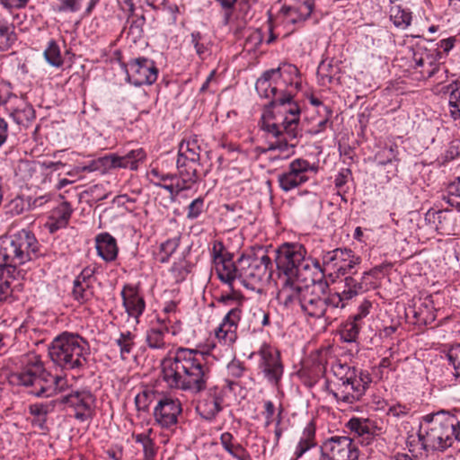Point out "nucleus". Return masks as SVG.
Listing matches in <instances>:
<instances>
[{
    "instance_id": "obj_1",
    "label": "nucleus",
    "mask_w": 460,
    "mask_h": 460,
    "mask_svg": "<svg viewBox=\"0 0 460 460\" xmlns=\"http://www.w3.org/2000/svg\"><path fill=\"white\" fill-rule=\"evenodd\" d=\"M300 88V72L292 64L267 70L257 79L255 89L258 94L270 100L261 116V128L274 138L268 142V147L260 148L261 153L290 151L286 157L295 154L297 141H293L302 137L299 128L301 108L294 100Z\"/></svg>"
},
{
    "instance_id": "obj_2",
    "label": "nucleus",
    "mask_w": 460,
    "mask_h": 460,
    "mask_svg": "<svg viewBox=\"0 0 460 460\" xmlns=\"http://www.w3.org/2000/svg\"><path fill=\"white\" fill-rule=\"evenodd\" d=\"M162 373L170 388L199 394L207 388L209 367L202 352L179 347L163 359Z\"/></svg>"
},
{
    "instance_id": "obj_3",
    "label": "nucleus",
    "mask_w": 460,
    "mask_h": 460,
    "mask_svg": "<svg viewBox=\"0 0 460 460\" xmlns=\"http://www.w3.org/2000/svg\"><path fill=\"white\" fill-rule=\"evenodd\" d=\"M277 299L287 308L294 309L298 306L307 316L324 318L326 322L336 319V312L341 310V300L338 291L319 292L315 290V287L302 283L279 288Z\"/></svg>"
},
{
    "instance_id": "obj_4",
    "label": "nucleus",
    "mask_w": 460,
    "mask_h": 460,
    "mask_svg": "<svg viewBox=\"0 0 460 460\" xmlns=\"http://www.w3.org/2000/svg\"><path fill=\"white\" fill-rule=\"evenodd\" d=\"M332 376L325 381V388L339 405L349 406L361 401L372 382L367 371L340 359L332 363Z\"/></svg>"
},
{
    "instance_id": "obj_5",
    "label": "nucleus",
    "mask_w": 460,
    "mask_h": 460,
    "mask_svg": "<svg viewBox=\"0 0 460 460\" xmlns=\"http://www.w3.org/2000/svg\"><path fill=\"white\" fill-rule=\"evenodd\" d=\"M20 372L10 376V382L18 385L30 386L31 394L37 397H50L67 387V381L61 376L48 372L40 356L29 354L25 357Z\"/></svg>"
},
{
    "instance_id": "obj_6",
    "label": "nucleus",
    "mask_w": 460,
    "mask_h": 460,
    "mask_svg": "<svg viewBox=\"0 0 460 460\" xmlns=\"http://www.w3.org/2000/svg\"><path fill=\"white\" fill-rule=\"evenodd\" d=\"M457 418L448 411H440L422 417L418 431L419 442L425 451L443 452L456 440Z\"/></svg>"
},
{
    "instance_id": "obj_7",
    "label": "nucleus",
    "mask_w": 460,
    "mask_h": 460,
    "mask_svg": "<svg viewBox=\"0 0 460 460\" xmlns=\"http://www.w3.org/2000/svg\"><path fill=\"white\" fill-rule=\"evenodd\" d=\"M49 355L53 363L62 369L80 372L87 366L90 347L79 334L64 332L51 341Z\"/></svg>"
},
{
    "instance_id": "obj_8",
    "label": "nucleus",
    "mask_w": 460,
    "mask_h": 460,
    "mask_svg": "<svg viewBox=\"0 0 460 460\" xmlns=\"http://www.w3.org/2000/svg\"><path fill=\"white\" fill-rule=\"evenodd\" d=\"M40 243L34 234L22 229L10 237L0 252L4 264H0V277H6L12 281L15 279L16 268L27 261L39 257Z\"/></svg>"
},
{
    "instance_id": "obj_9",
    "label": "nucleus",
    "mask_w": 460,
    "mask_h": 460,
    "mask_svg": "<svg viewBox=\"0 0 460 460\" xmlns=\"http://www.w3.org/2000/svg\"><path fill=\"white\" fill-rule=\"evenodd\" d=\"M305 248L300 243H286L277 250L276 265L279 271V288L284 286H295L301 281H306L303 278L301 270H307L310 266L305 261Z\"/></svg>"
},
{
    "instance_id": "obj_10",
    "label": "nucleus",
    "mask_w": 460,
    "mask_h": 460,
    "mask_svg": "<svg viewBox=\"0 0 460 460\" xmlns=\"http://www.w3.org/2000/svg\"><path fill=\"white\" fill-rule=\"evenodd\" d=\"M411 52L409 67L414 79L421 81L436 77L437 80H443V75H438V74L440 72L446 73L447 69L439 62L442 58V53L438 48L429 49L417 44L411 49Z\"/></svg>"
},
{
    "instance_id": "obj_11",
    "label": "nucleus",
    "mask_w": 460,
    "mask_h": 460,
    "mask_svg": "<svg viewBox=\"0 0 460 460\" xmlns=\"http://www.w3.org/2000/svg\"><path fill=\"white\" fill-rule=\"evenodd\" d=\"M361 258L357 256L355 252L347 248H337L332 251L327 252L323 256V264L318 261H314V267L320 275L319 279L313 277L310 281L314 283L321 280L326 271L330 275L335 273L337 275H345L353 273V270L360 263Z\"/></svg>"
},
{
    "instance_id": "obj_12",
    "label": "nucleus",
    "mask_w": 460,
    "mask_h": 460,
    "mask_svg": "<svg viewBox=\"0 0 460 460\" xmlns=\"http://www.w3.org/2000/svg\"><path fill=\"white\" fill-rule=\"evenodd\" d=\"M359 450L354 440L346 436L326 439L320 448L319 460H358Z\"/></svg>"
},
{
    "instance_id": "obj_13",
    "label": "nucleus",
    "mask_w": 460,
    "mask_h": 460,
    "mask_svg": "<svg viewBox=\"0 0 460 460\" xmlns=\"http://www.w3.org/2000/svg\"><path fill=\"white\" fill-rule=\"evenodd\" d=\"M127 80L135 86L151 85L158 77L155 63L147 58L140 57L122 64Z\"/></svg>"
},
{
    "instance_id": "obj_14",
    "label": "nucleus",
    "mask_w": 460,
    "mask_h": 460,
    "mask_svg": "<svg viewBox=\"0 0 460 460\" xmlns=\"http://www.w3.org/2000/svg\"><path fill=\"white\" fill-rule=\"evenodd\" d=\"M257 354L260 356L259 368L263 373L264 377L270 383L278 386L284 373L280 352L273 346L263 343Z\"/></svg>"
},
{
    "instance_id": "obj_15",
    "label": "nucleus",
    "mask_w": 460,
    "mask_h": 460,
    "mask_svg": "<svg viewBox=\"0 0 460 460\" xmlns=\"http://www.w3.org/2000/svg\"><path fill=\"white\" fill-rule=\"evenodd\" d=\"M57 402L71 408L75 412L74 417L79 421H85L93 416L95 397L89 390L72 391L68 394L61 396Z\"/></svg>"
},
{
    "instance_id": "obj_16",
    "label": "nucleus",
    "mask_w": 460,
    "mask_h": 460,
    "mask_svg": "<svg viewBox=\"0 0 460 460\" xmlns=\"http://www.w3.org/2000/svg\"><path fill=\"white\" fill-rule=\"evenodd\" d=\"M238 264L240 265L239 279L243 281L255 284L270 276V270L272 262L268 255L254 259L242 256L238 260Z\"/></svg>"
},
{
    "instance_id": "obj_17",
    "label": "nucleus",
    "mask_w": 460,
    "mask_h": 460,
    "mask_svg": "<svg viewBox=\"0 0 460 460\" xmlns=\"http://www.w3.org/2000/svg\"><path fill=\"white\" fill-rule=\"evenodd\" d=\"M225 392L223 388L213 386L199 399L196 411L206 420H213L223 410Z\"/></svg>"
},
{
    "instance_id": "obj_18",
    "label": "nucleus",
    "mask_w": 460,
    "mask_h": 460,
    "mask_svg": "<svg viewBox=\"0 0 460 460\" xmlns=\"http://www.w3.org/2000/svg\"><path fill=\"white\" fill-rule=\"evenodd\" d=\"M181 412L182 406L179 399L164 396L154 409V418L162 428H171L178 423Z\"/></svg>"
},
{
    "instance_id": "obj_19",
    "label": "nucleus",
    "mask_w": 460,
    "mask_h": 460,
    "mask_svg": "<svg viewBox=\"0 0 460 460\" xmlns=\"http://www.w3.org/2000/svg\"><path fill=\"white\" fill-rule=\"evenodd\" d=\"M241 314L242 309L236 306L225 315L219 326L215 330V336L219 342L226 346H231L235 342Z\"/></svg>"
},
{
    "instance_id": "obj_20",
    "label": "nucleus",
    "mask_w": 460,
    "mask_h": 460,
    "mask_svg": "<svg viewBox=\"0 0 460 460\" xmlns=\"http://www.w3.org/2000/svg\"><path fill=\"white\" fill-rule=\"evenodd\" d=\"M314 7L315 0H295L292 4L282 6L279 13L285 24L300 25L311 17Z\"/></svg>"
},
{
    "instance_id": "obj_21",
    "label": "nucleus",
    "mask_w": 460,
    "mask_h": 460,
    "mask_svg": "<svg viewBox=\"0 0 460 460\" xmlns=\"http://www.w3.org/2000/svg\"><path fill=\"white\" fill-rule=\"evenodd\" d=\"M122 305L126 313L138 322L146 309V301L137 287L126 284L121 290Z\"/></svg>"
},
{
    "instance_id": "obj_22",
    "label": "nucleus",
    "mask_w": 460,
    "mask_h": 460,
    "mask_svg": "<svg viewBox=\"0 0 460 460\" xmlns=\"http://www.w3.org/2000/svg\"><path fill=\"white\" fill-rule=\"evenodd\" d=\"M436 312L432 296H426L423 298L414 300L413 305L407 312V315L412 314L415 320L414 324L429 325L436 320Z\"/></svg>"
},
{
    "instance_id": "obj_23",
    "label": "nucleus",
    "mask_w": 460,
    "mask_h": 460,
    "mask_svg": "<svg viewBox=\"0 0 460 460\" xmlns=\"http://www.w3.org/2000/svg\"><path fill=\"white\" fill-rule=\"evenodd\" d=\"M199 166V161L177 158L176 167L178 172L175 174L182 188V191L191 189L199 181L200 178L198 172Z\"/></svg>"
},
{
    "instance_id": "obj_24",
    "label": "nucleus",
    "mask_w": 460,
    "mask_h": 460,
    "mask_svg": "<svg viewBox=\"0 0 460 460\" xmlns=\"http://www.w3.org/2000/svg\"><path fill=\"white\" fill-rule=\"evenodd\" d=\"M146 158V153L141 147L130 150L125 155L109 154L111 170L122 168L136 171L138 169L139 164L143 163Z\"/></svg>"
},
{
    "instance_id": "obj_25",
    "label": "nucleus",
    "mask_w": 460,
    "mask_h": 460,
    "mask_svg": "<svg viewBox=\"0 0 460 460\" xmlns=\"http://www.w3.org/2000/svg\"><path fill=\"white\" fill-rule=\"evenodd\" d=\"M147 177L153 185L166 190L171 197H176L182 191L175 173H165L154 167L147 172Z\"/></svg>"
},
{
    "instance_id": "obj_26",
    "label": "nucleus",
    "mask_w": 460,
    "mask_h": 460,
    "mask_svg": "<svg viewBox=\"0 0 460 460\" xmlns=\"http://www.w3.org/2000/svg\"><path fill=\"white\" fill-rule=\"evenodd\" d=\"M97 254L106 262L114 261L119 253L116 239L109 233H101L95 237Z\"/></svg>"
},
{
    "instance_id": "obj_27",
    "label": "nucleus",
    "mask_w": 460,
    "mask_h": 460,
    "mask_svg": "<svg viewBox=\"0 0 460 460\" xmlns=\"http://www.w3.org/2000/svg\"><path fill=\"white\" fill-rule=\"evenodd\" d=\"M170 323V317L158 319V325L146 331V341L150 349H162L165 348L164 333L169 332L168 324Z\"/></svg>"
},
{
    "instance_id": "obj_28",
    "label": "nucleus",
    "mask_w": 460,
    "mask_h": 460,
    "mask_svg": "<svg viewBox=\"0 0 460 460\" xmlns=\"http://www.w3.org/2000/svg\"><path fill=\"white\" fill-rule=\"evenodd\" d=\"M424 220L426 225L430 228L439 234H444V232L448 229L452 222L451 210H436L434 208H430L426 212Z\"/></svg>"
},
{
    "instance_id": "obj_29",
    "label": "nucleus",
    "mask_w": 460,
    "mask_h": 460,
    "mask_svg": "<svg viewBox=\"0 0 460 460\" xmlns=\"http://www.w3.org/2000/svg\"><path fill=\"white\" fill-rule=\"evenodd\" d=\"M316 425L314 420H310L304 428L299 441L296 447L295 456L302 457L307 451L316 447Z\"/></svg>"
},
{
    "instance_id": "obj_30",
    "label": "nucleus",
    "mask_w": 460,
    "mask_h": 460,
    "mask_svg": "<svg viewBox=\"0 0 460 460\" xmlns=\"http://www.w3.org/2000/svg\"><path fill=\"white\" fill-rule=\"evenodd\" d=\"M218 279L231 288L236 279H239L240 265L233 261L232 256L215 263Z\"/></svg>"
},
{
    "instance_id": "obj_31",
    "label": "nucleus",
    "mask_w": 460,
    "mask_h": 460,
    "mask_svg": "<svg viewBox=\"0 0 460 460\" xmlns=\"http://www.w3.org/2000/svg\"><path fill=\"white\" fill-rule=\"evenodd\" d=\"M73 209L68 201L64 200L53 210L50 222L47 223V226L50 233H55L58 229L65 228L70 220Z\"/></svg>"
},
{
    "instance_id": "obj_32",
    "label": "nucleus",
    "mask_w": 460,
    "mask_h": 460,
    "mask_svg": "<svg viewBox=\"0 0 460 460\" xmlns=\"http://www.w3.org/2000/svg\"><path fill=\"white\" fill-rule=\"evenodd\" d=\"M153 429L149 428L146 432L135 433L131 437L136 443L141 444L143 447L142 460H155L157 454V447H155L154 439L151 438Z\"/></svg>"
},
{
    "instance_id": "obj_33",
    "label": "nucleus",
    "mask_w": 460,
    "mask_h": 460,
    "mask_svg": "<svg viewBox=\"0 0 460 460\" xmlns=\"http://www.w3.org/2000/svg\"><path fill=\"white\" fill-rule=\"evenodd\" d=\"M364 288H366V285H362L360 279L350 276L346 277L344 279V289L341 292H338L341 300V309L347 305L348 301L359 294L365 293Z\"/></svg>"
},
{
    "instance_id": "obj_34",
    "label": "nucleus",
    "mask_w": 460,
    "mask_h": 460,
    "mask_svg": "<svg viewBox=\"0 0 460 460\" xmlns=\"http://www.w3.org/2000/svg\"><path fill=\"white\" fill-rule=\"evenodd\" d=\"M288 169L291 172V174L296 177L298 181L304 184L309 180L307 174L309 172L316 173L318 166L314 164H310L306 159L296 158L289 164Z\"/></svg>"
},
{
    "instance_id": "obj_35",
    "label": "nucleus",
    "mask_w": 460,
    "mask_h": 460,
    "mask_svg": "<svg viewBox=\"0 0 460 460\" xmlns=\"http://www.w3.org/2000/svg\"><path fill=\"white\" fill-rule=\"evenodd\" d=\"M390 19L396 27H408L411 22V13L402 4L391 1Z\"/></svg>"
},
{
    "instance_id": "obj_36",
    "label": "nucleus",
    "mask_w": 460,
    "mask_h": 460,
    "mask_svg": "<svg viewBox=\"0 0 460 460\" xmlns=\"http://www.w3.org/2000/svg\"><path fill=\"white\" fill-rule=\"evenodd\" d=\"M177 158L199 161L200 146H199L197 137L188 140L184 139L181 142Z\"/></svg>"
},
{
    "instance_id": "obj_37",
    "label": "nucleus",
    "mask_w": 460,
    "mask_h": 460,
    "mask_svg": "<svg viewBox=\"0 0 460 460\" xmlns=\"http://www.w3.org/2000/svg\"><path fill=\"white\" fill-rule=\"evenodd\" d=\"M448 107L451 118L460 120V83L453 82L447 86Z\"/></svg>"
},
{
    "instance_id": "obj_38",
    "label": "nucleus",
    "mask_w": 460,
    "mask_h": 460,
    "mask_svg": "<svg viewBox=\"0 0 460 460\" xmlns=\"http://www.w3.org/2000/svg\"><path fill=\"white\" fill-rule=\"evenodd\" d=\"M136 334L130 331L121 332L115 342L119 348V354L122 359H127L133 352L136 342Z\"/></svg>"
},
{
    "instance_id": "obj_39",
    "label": "nucleus",
    "mask_w": 460,
    "mask_h": 460,
    "mask_svg": "<svg viewBox=\"0 0 460 460\" xmlns=\"http://www.w3.org/2000/svg\"><path fill=\"white\" fill-rule=\"evenodd\" d=\"M58 403L56 401H51L49 402H37L31 404L29 406V412L32 416L37 418V420L40 423V427L41 429L44 428V425L47 421V416L49 413L52 412L55 410L56 404Z\"/></svg>"
},
{
    "instance_id": "obj_40",
    "label": "nucleus",
    "mask_w": 460,
    "mask_h": 460,
    "mask_svg": "<svg viewBox=\"0 0 460 460\" xmlns=\"http://www.w3.org/2000/svg\"><path fill=\"white\" fill-rule=\"evenodd\" d=\"M361 327V322L355 321V318L349 317L341 327L340 335L341 340L346 342L356 341Z\"/></svg>"
},
{
    "instance_id": "obj_41",
    "label": "nucleus",
    "mask_w": 460,
    "mask_h": 460,
    "mask_svg": "<svg viewBox=\"0 0 460 460\" xmlns=\"http://www.w3.org/2000/svg\"><path fill=\"white\" fill-rule=\"evenodd\" d=\"M11 117L18 125L27 128L35 119V111L31 105L22 104L11 113Z\"/></svg>"
},
{
    "instance_id": "obj_42",
    "label": "nucleus",
    "mask_w": 460,
    "mask_h": 460,
    "mask_svg": "<svg viewBox=\"0 0 460 460\" xmlns=\"http://www.w3.org/2000/svg\"><path fill=\"white\" fill-rule=\"evenodd\" d=\"M371 422L368 419L352 418L350 419L346 427L354 432L358 437L366 436L367 439L372 438L373 433L371 432Z\"/></svg>"
},
{
    "instance_id": "obj_43",
    "label": "nucleus",
    "mask_w": 460,
    "mask_h": 460,
    "mask_svg": "<svg viewBox=\"0 0 460 460\" xmlns=\"http://www.w3.org/2000/svg\"><path fill=\"white\" fill-rule=\"evenodd\" d=\"M94 296V288L89 284H81L74 281L72 289V297L80 305L85 304Z\"/></svg>"
},
{
    "instance_id": "obj_44",
    "label": "nucleus",
    "mask_w": 460,
    "mask_h": 460,
    "mask_svg": "<svg viewBox=\"0 0 460 460\" xmlns=\"http://www.w3.org/2000/svg\"><path fill=\"white\" fill-rule=\"evenodd\" d=\"M180 241L181 238L177 236L162 243L159 247V252L156 254L157 261L161 263L167 262L179 247Z\"/></svg>"
},
{
    "instance_id": "obj_45",
    "label": "nucleus",
    "mask_w": 460,
    "mask_h": 460,
    "mask_svg": "<svg viewBox=\"0 0 460 460\" xmlns=\"http://www.w3.org/2000/svg\"><path fill=\"white\" fill-rule=\"evenodd\" d=\"M190 42L194 46L197 55L203 59L209 53L210 40L199 31H192Z\"/></svg>"
},
{
    "instance_id": "obj_46",
    "label": "nucleus",
    "mask_w": 460,
    "mask_h": 460,
    "mask_svg": "<svg viewBox=\"0 0 460 460\" xmlns=\"http://www.w3.org/2000/svg\"><path fill=\"white\" fill-rule=\"evenodd\" d=\"M77 172H105L111 170L110 167V159L109 155L99 157L97 159L90 161L87 164L84 166H78L76 168Z\"/></svg>"
},
{
    "instance_id": "obj_47",
    "label": "nucleus",
    "mask_w": 460,
    "mask_h": 460,
    "mask_svg": "<svg viewBox=\"0 0 460 460\" xmlns=\"http://www.w3.org/2000/svg\"><path fill=\"white\" fill-rule=\"evenodd\" d=\"M156 397V391L145 388L135 397V405L138 411H147L150 404Z\"/></svg>"
},
{
    "instance_id": "obj_48",
    "label": "nucleus",
    "mask_w": 460,
    "mask_h": 460,
    "mask_svg": "<svg viewBox=\"0 0 460 460\" xmlns=\"http://www.w3.org/2000/svg\"><path fill=\"white\" fill-rule=\"evenodd\" d=\"M44 57L53 66L58 67L63 65L59 47L54 40L49 42L48 48L44 50Z\"/></svg>"
},
{
    "instance_id": "obj_49",
    "label": "nucleus",
    "mask_w": 460,
    "mask_h": 460,
    "mask_svg": "<svg viewBox=\"0 0 460 460\" xmlns=\"http://www.w3.org/2000/svg\"><path fill=\"white\" fill-rule=\"evenodd\" d=\"M278 182L279 188L285 192L290 191L302 185L298 179L291 174L288 168L286 172L278 175Z\"/></svg>"
},
{
    "instance_id": "obj_50",
    "label": "nucleus",
    "mask_w": 460,
    "mask_h": 460,
    "mask_svg": "<svg viewBox=\"0 0 460 460\" xmlns=\"http://www.w3.org/2000/svg\"><path fill=\"white\" fill-rule=\"evenodd\" d=\"M447 202L460 211V176L448 184Z\"/></svg>"
},
{
    "instance_id": "obj_51",
    "label": "nucleus",
    "mask_w": 460,
    "mask_h": 460,
    "mask_svg": "<svg viewBox=\"0 0 460 460\" xmlns=\"http://www.w3.org/2000/svg\"><path fill=\"white\" fill-rule=\"evenodd\" d=\"M264 34L261 29H253L245 38L244 48L249 51H255L262 43Z\"/></svg>"
},
{
    "instance_id": "obj_52",
    "label": "nucleus",
    "mask_w": 460,
    "mask_h": 460,
    "mask_svg": "<svg viewBox=\"0 0 460 460\" xmlns=\"http://www.w3.org/2000/svg\"><path fill=\"white\" fill-rule=\"evenodd\" d=\"M383 265L376 266L370 270L369 271H366L363 273L359 279L362 285H366V288H364L366 292L376 288V274L380 272L383 270Z\"/></svg>"
},
{
    "instance_id": "obj_53",
    "label": "nucleus",
    "mask_w": 460,
    "mask_h": 460,
    "mask_svg": "<svg viewBox=\"0 0 460 460\" xmlns=\"http://www.w3.org/2000/svg\"><path fill=\"white\" fill-rule=\"evenodd\" d=\"M449 363L454 367V376L460 383V343L453 346L447 353Z\"/></svg>"
},
{
    "instance_id": "obj_54",
    "label": "nucleus",
    "mask_w": 460,
    "mask_h": 460,
    "mask_svg": "<svg viewBox=\"0 0 460 460\" xmlns=\"http://www.w3.org/2000/svg\"><path fill=\"white\" fill-rule=\"evenodd\" d=\"M204 211V199L199 197L195 199L188 207L187 217L189 219L198 218Z\"/></svg>"
},
{
    "instance_id": "obj_55",
    "label": "nucleus",
    "mask_w": 460,
    "mask_h": 460,
    "mask_svg": "<svg viewBox=\"0 0 460 460\" xmlns=\"http://www.w3.org/2000/svg\"><path fill=\"white\" fill-rule=\"evenodd\" d=\"M94 274V268L85 267L82 270L80 274L76 276L74 281H78L81 284H89L91 287H93V283L96 280Z\"/></svg>"
},
{
    "instance_id": "obj_56",
    "label": "nucleus",
    "mask_w": 460,
    "mask_h": 460,
    "mask_svg": "<svg viewBox=\"0 0 460 460\" xmlns=\"http://www.w3.org/2000/svg\"><path fill=\"white\" fill-rule=\"evenodd\" d=\"M226 369L228 376L234 378L243 376L246 370L243 362L237 359H233L231 362H229Z\"/></svg>"
},
{
    "instance_id": "obj_57",
    "label": "nucleus",
    "mask_w": 460,
    "mask_h": 460,
    "mask_svg": "<svg viewBox=\"0 0 460 460\" xmlns=\"http://www.w3.org/2000/svg\"><path fill=\"white\" fill-rule=\"evenodd\" d=\"M225 252L224 243L221 241H215L213 243L212 247V257L214 263L219 262L220 261H224L226 258L231 257L232 255L228 252Z\"/></svg>"
},
{
    "instance_id": "obj_58",
    "label": "nucleus",
    "mask_w": 460,
    "mask_h": 460,
    "mask_svg": "<svg viewBox=\"0 0 460 460\" xmlns=\"http://www.w3.org/2000/svg\"><path fill=\"white\" fill-rule=\"evenodd\" d=\"M224 11L223 22L224 24H228L232 15L233 11L234 9L235 3L237 0H216Z\"/></svg>"
},
{
    "instance_id": "obj_59",
    "label": "nucleus",
    "mask_w": 460,
    "mask_h": 460,
    "mask_svg": "<svg viewBox=\"0 0 460 460\" xmlns=\"http://www.w3.org/2000/svg\"><path fill=\"white\" fill-rule=\"evenodd\" d=\"M252 317L261 329L270 324V314L262 308L254 310Z\"/></svg>"
},
{
    "instance_id": "obj_60",
    "label": "nucleus",
    "mask_w": 460,
    "mask_h": 460,
    "mask_svg": "<svg viewBox=\"0 0 460 460\" xmlns=\"http://www.w3.org/2000/svg\"><path fill=\"white\" fill-rule=\"evenodd\" d=\"M190 271L189 267L181 263H174L172 267V273L174 275V278L178 282L184 280Z\"/></svg>"
},
{
    "instance_id": "obj_61",
    "label": "nucleus",
    "mask_w": 460,
    "mask_h": 460,
    "mask_svg": "<svg viewBox=\"0 0 460 460\" xmlns=\"http://www.w3.org/2000/svg\"><path fill=\"white\" fill-rule=\"evenodd\" d=\"M411 407L405 404L397 403L390 406L388 413L394 417L400 418L404 417L410 413Z\"/></svg>"
},
{
    "instance_id": "obj_62",
    "label": "nucleus",
    "mask_w": 460,
    "mask_h": 460,
    "mask_svg": "<svg viewBox=\"0 0 460 460\" xmlns=\"http://www.w3.org/2000/svg\"><path fill=\"white\" fill-rule=\"evenodd\" d=\"M229 455L237 460H252L250 453L239 443L234 446Z\"/></svg>"
},
{
    "instance_id": "obj_63",
    "label": "nucleus",
    "mask_w": 460,
    "mask_h": 460,
    "mask_svg": "<svg viewBox=\"0 0 460 460\" xmlns=\"http://www.w3.org/2000/svg\"><path fill=\"white\" fill-rule=\"evenodd\" d=\"M220 442L224 449L229 454L237 443H234V438L230 432H224L220 436Z\"/></svg>"
},
{
    "instance_id": "obj_64",
    "label": "nucleus",
    "mask_w": 460,
    "mask_h": 460,
    "mask_svg": "<svg viewBox=\"0 0 460 460\" xmlns=\"http://www.w3.org/2000/svg\"><path fill=\"white\" fill-rule=\"evenodd\" d=\"M372 307V303L368 300H364L358 308V313L354 314L352 317L355 318V321L362 322V319L366 317Z\"/></svg>"
}]
</instances>
